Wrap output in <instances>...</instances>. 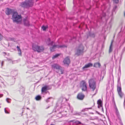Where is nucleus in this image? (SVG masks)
Instances as JSON below:
<instances>
[{
	"instance_id": "42",
	"label": "nucleus",
	"mask_w": 125,
	"mask_h": 125,
	"mask_svg": "<svg viewBox=\"0 0 125 125\" xmlns=\"http://www.w3.org/2000/svg\"><path fill=\"white\" fill-rule=\"evenodd\" d=\"M3 95L2 94H0V98L2 97L3 96Z\"/></svg>"
},
{
	"instance_id": "43",
	"label": "nucleus",
	"mask_w": 125,
	"mask_h": 125,
	"mask_svg": "<svg viewBox=\"0 0 125 125\" xmlns=\"http://www.w3.org/2000/svg\"><path fill=\"white\" fill-rule=\"evenodd\" d=\"M3 62L2 61L1 63V65H2H2H3Z\"/></svg>"
},
{
	"instance_id": "6",
	"label": "nucleus",
	"mask_w": 125,
	"mask_h": 125,
	"mask_svg": "<svg viewBox=\"0 0 125 125\" xmlns=\"http://www.w3.org/2000/svg\"><path fill=\"white\" fill-rule=\"evenodd\" d=\"M52 67L54 69H56L58 70V72L57 71V73H59L60 71V73L61 74L63 73V70L62 67L58 64H54L52 65Z\"/></svg>"
},
{
	"instance_id": "18",
	"label": "nucleus",
	"mask_w": 125,
	"mask_h": 125,
	"mask_svg": "<svg viewBox=\"0 0 125 125\" xmlns=\"http://www.w3.org/2000/svg\"><path fill=\"white\" fill-rule=\"evenodd\" d=\"M94 67L96 68H100L101 67V65L99 62H96L95 63L94 66Z\"/></svg>"
},
{
	"instance_id": "49",
	"label": "nucleus",
	"mask_w": 125,
	"mask_h": 125,
	"mask_svg": "<svg viewBox=\"0 0 125 125\" xmlns=\"http://www.w3.org/2000/svg\"><path fill=\"white\" fill-rule=\"evenodd\" d=\"M49 107H48L47 108V109Z\"/></svg>"
},
{
	"instance_id": "13",
	"label": "nucleus",
	"mask_w": 125,
	"mask_h": 125,
	"mask_svg": "<svg viewBox=\"0 0 125 125\" xmlns=\"http://www.w3.org/2000/svg\"><path fill=\"white\" fill-rule=\"evenodd\" d=\"M20 89L19 91L20 93L22 95L24 94L25 88L22 86H21Z\"/></svg>"
},
{
	"instance_id": "46",
	"label": "nucleus",
	"mask_w": 125,
	"mask_h": 125,
	"mask_svg": "<svg viewBox=\"0 0 125 125\" xmlns=\"http://www.w3.org/2000/svg\"><path fill=\"white\" fill-rule=\"evenodd\" d=\"M3 53H4L5 54H6V53L5 52H3Z\"/></svg>"
},
{
	"instance_id": "8",
	"label": "nucleus",
	"mask_w": 125,
	"mask_h": 125,
	"mask_svg": "<svg viewBox=\"0 0 125 125\" xmlns=\"http://www.w3.org/2000/svg\"><path fill=\"white\" fill-rule=\"evenodd\" d=\"M66 47L67 46L64 45H54L52 47H50V49L51 51L54 52V49L56 48H63L65 47Z\"/></svg>"
},
{
	"instance_id": "36",
	"label": "nucleus",
	"mask_w": 125,
	"mask_h": 125,
	"mask_svg": "<svg viewBox=\"0 0 125 125\" xmlns=\"http://www.w3.org/2000/svg\"><path fill=\"white\" fill-rule=\"evenodd\" d=\"M4 111H5V113H7V114L9 113L7 110H6V108H5L4 109Z\"/></svg>"
},
{
	"instance_id": "26",
	"label": "nucleus",
	"mask_w": 125,
	"mask_h": 125,
	"mask_svg": "<svg viewBox=\"0 0 125 125\" xmlns=\"http://www.w3.org/2000/svg\"><path fill=\"white\" fill-rule=\"evenodd\" d=\"M117 91L118 92H121V86H118V85H117Z\"/></svg>"
},
{
	"instance_id": "39",
	"label": "nucleus",
	"mask_w": 125,
	"mask_h": 125,
	"mask_svg": "<svg viewBox=\"0 0 125 125\" xmlns=\"http://www.w3.org/2000/svg\"><path fill=\"white\" fill-rule=\"evenodd\" d=\"M105 7V6L104 5H103L102 6V10H103V9Z\"/></svg>"
},
{
	"instance_id": "11",
	"label": "nucleus",
	"mask_w": 125,
	"mask_h": 125,
	"mask_svg": "<svg viewBox=\"0 0 125 125\" xmlns=\"http://www.w3.org/2000/svg\"><path fill=\"white\" fill-rule=\"evenodd\" d=\"M84 97V95L82 93L79 94L77 96V98L80 100H82L83 99Z\"/></svg>"
},
{
	"instance_id": "37",
	"label": "nucleus",
	"mask_w": 125,
	"mask_h": 125,
	"mask_svg": "<svg viewBox=\"0 0 125 125\" xmlns=\"http://www.w3.org/2000/svg\"><path fill=\"white\" fill-rule=\"evenodd\" d=\"M13 72L15 73V74L13 75L14 76H16V75H17V72L15 71Z\"/></svg>"
},
{
	"instance_id": "47",
	"label": "nucleus",
	"mask_w": 125,
	"mask_h": 125,
	"mask_svg": "<svg viewBox=\"0 0 125 125\" xmlns=\"http://www.w3.org/2000/svg\"><path fill=\"white\" fill-rule=\"evenodd\" d=\"M50 125H54L53 124H51Z\"/></svg>"
},
{
	"instance_id": "35",
	"label": "nucleus",
	"mask_w": 125,
	"mask_h": 125,
	"mask_svg": "<svg viewBox=\"0 0 125 125\" xmlns=\"http://www.w3.org/2000/svg\"><path fill=\"white\" fill-rule=\"evenodd\" d=\"M114 2H115L116 3H117L118 2V0H113Z\"/></svg>"
},
{
	"instance_id": "45",
	"label": "nucleus",
	"mask_w": 125,
	"mask_h": 125,
	"mask_svg": "<svg viewBox=\"0 0 125 125\" xmlns=\"http://www.w3.org/2000/svg\"><path fill=\"white\" fill-rule=\"evenodd\" d=\"M13 39H11V40L12 41H13Z\"/></svg>"
},
{
	"instance_id": "34",
	"label": "nucleus",
	"mask_w": 125,
	"mask_h": 125,
	"mask_svg": "<svg viewBox=\"0 0 125 125\" xmlns=\"http://www.w3.org/2000/svg\"><path fill=\"white\" fill-rule=\"evenodd\" d=\"M70 109L71 111V112L72 113L73 111V109L72 107H70Z\"/></svg>"
},
{
	"instance_id": "12",
	"label": "nucleus",
	"mask_w": 125,
	"mask_h": 125,
	"mask_svg": "<svg viewBox=\"0 0 125 125\" xmlns=\"http://www.w3.org/2000/svg\"><path fill=\"white\" fill-rule=\"evenodd\" d=\"M93 64L91 63H89L85 65L83 67V69L84 70L85 68H89L92 66Z\"/></svg>"
},
{
	"instance_id": "7",
	"label": "nucleus",
	"mask_w": 125,
	"mask_h": 125,
	"mask_svg": "<svg viewBox=\"0 0 125 125\" xmlns=\"http://www.w3.org/2000/svg\"><path fill=\"white\" fill-rule=\"evenodd\" d=\"M87 84L86 82L83 81L81 82V87L83 91H86L87 90Z\"/></svg>"
},
{
	"instance_id": "23",
	"label": "nucleus",
	"mask_w": 125,
	"mask_h": 125,
	"mask_svg": "<svg viewBox=\"0 0 125 125\" xmlns=\"http://www.w3.org/2000/svg\"><path fill=\"white\" fill-rule=\"evenodd\" d=\"M41 28L43 31H45L47 28H48V26H45L44 25H43Z\"/></svg>"
},
{
	"instance_id": "17",
	"label": "nucleus",
	"mask_w": 125,
	"mask_h": 125,
	"mask_svg": "<svg viewBox=\"0 0 125 125\" xmlns=\"http://www.w3.org/2000/svg\"><path fill=\"white\" fill-rule=\"evenodd\" d=\"M115 109L116 110L115 113H116V115L118 117V118H120V115L119 112L118 110L116 107V106L115 104Z\"/></svg>"
},
{
	"instance_id": "27",
	"label": "nucleus",
	"mask_w": 125,
	"mask_h": 125,
	"mask_svg": "<svg viewBox=\"0 0 125 125\" xmlns=\"http://www.w3.org/2000/svg\"><path fill=\"white\" fill-rule=\"evenodd\" d=\"M105 9L104 10H103V13H102V16L103 17H105L106 16V14L105 13Z\"/></svg>"
},
{
	"instance_id": "9",
	"label": "nucleus",
	"mask_w": 125,
	"mask_h": 125,
	"mask_svg": "<svg viewBox=\"0 0 125 125\" xmlns=\"http://www.w3.org/2000/svg\"><path fill=\"white\" fill-rule=\"evenodd\" d=\"M45 41L46 44L49 46H52L54 43L53 41H51V39L49 38L46 39Z\"/></svg>"
},
{
	"instance_id": "20",
	"label": "nucleus",
	"mask_w": 125,
	"mask_h": 125,
	"mask_svg": "<svg viewBox=\"0 0 125 125\" xmlns=\"http://www.w3.org/2000/svg\"><path fill=\"white\" fill-rule=\"evenodd\" d=\"M97 104H98V107H99V106H102V101L100 99L99 100L97 101Z\"/></svg>"
},
{
	"instance_id": "5",
	"label": "nucleus",
	"mask_w": 125,
	"mask_h": 125,
	"mask_svg": "<svg viewBox=\"0 0 125 125\" xmlns=\"http://www.w3.org/2000/svg\"><path fill=\"white\" fill-rule=\"evenodd\" d=\"M84 47L82 45H80L77 48L75 53V55L79 56L82 54L83 52Z\"/></svg>"
},
{
	"instance_id": "44",
	"label": "nucleus",
	"mask_w": 125,
	"mask_h": 125,
	"mask_svg": "<svg viewBox=\"0 0 125 125\" xmlns=\"http://www.w3.org/2000/svg\"><path fill=\"white\" fill-rule=\"evenodd\" d=\"M1 104L0 103V108L1 107Z\"/></svg>"
},
{
	"instance_id": "22",
	"label": "nucleus",
	"mask_w": 125,
	"mask_h": 125,
	"mask_svg": "<svg viewBox=\"0 0 125 125\" xmlns=\"http://www.w3.org/2000/svg\"><path fill=\"white\" fill-rule=\"evenodd\" d=\"M74 120H72L70 121H69V122H74V123L75 124H76V125H78L79 124H81V123L78 121H77L75 122H74Z\"/></svg>"
},
{
	"instance_id": "38",
	"label": "nucleus",
	"mask_w": 125,
	"mask_h": 125,
	"mask_svg": "<svg viewBox=\"0 0 125 125\" xmlns=\"http://www.w3.org/2000/svg\"><path fill=\"white\" fill-rule=\"evenodd\" d=\"M117 7V6H115V7H114V8L113 9V10L115 11V9Z\"/></svg>"
},
{
	"instance_id": "10",
	"label": "nucleus",
	"mask_w": 125,
	"mask_h": 125,
	"mask_svg": "<svg viewBox=\"0 0 125 125\" xmlns=\"http://www.w3.org/2000/svg\"><path fill=\"white\" fill-rule=\"evenodd\" d=\"M63 62L65 65H68L70 62V60L68 57L65 58L63 61Z\"/></svg>"
},
{
	"instance_id": "15",
	"label": "nucleus",
	"mask_w": 125,
	"mask_h": 125,
	"mask_svg": "<svg viewBox=\"0 0 125 125\" xmlns=\"http://www.w3.org/2000/svg\"><path fill=\"white\" fill-rule=\"evenodd\" d=\"M5 12L6 14L9 15L12 12V10L11 9L7 8Z\"/></svg>"
},
{
	"instance_id": "2",
	"label": "nucleus",
	"mask_w": 125,
	"mask_h": 125,
	"mask_svg": "<svg viewBox=\"0 0 125 125\" xmlns=\"http://www.w3.org/2000/svg\"><path fill=\"white\" fill-rule=\"evenodd\" d=\"M33 2L32 0H25V1L21 3L20 5L21 7L28 8L33 5Z\"/></svg>"
},
{
	"instance_id": "28",
	"label": "nucleus",
	"mask_w": 125,
	"mask_h": 125,
	"mask_svg": "<svg viewBox=\"0 0 125 125\" xmlns=\"http://www.w3.org/2000/svg\"><path fill=\"white\" fill-rule=\"evenodd\" d=\"M91 108H85L84 109H83L82 111H81L82 112H84L85 111H87L88 110V109H91Z\"/></svg>"
},
{
	"instance_id": "30",
	"label": "nucleus",
	"mask_w": 125,
	"mask_h": 125,
	"mask_svg": "<svg viewBox=\"0 0 125 125\" xmlns=\"http://www.w3.org/2000/svg\"><path fill=\"white\" fill-rule=\"evenodd\" d=\"M59 55V54H57L55 55H54L53 57L52 58V59H53L54 58L57 57Z\"/></svg>"
},
{
	"instance_id": "21",
	"label": "nucleus",
	"mask_w": 125,
	"mask_h": 125,
	"mask_svg": "<svg viewBox=\"0 0 125 125\" xmlns=\"http://www.w3.org/2000/svg\"><path fill=\"white\" fill-rule=\"evenodd\" d=\"M17 48L18 51L19 52L18 54L19 55L21 56V50L20 49V47L18 46H17Z\"/></svg>"
},
{
	"instance_id": "1",
	"label": "nucleus",
	"mask_w": 125,
	"mask_h": 125,
	"mask_svg": "<svg viewBox=\"0 0 125 125\" xmlns=\"http://www.w3.org/2000/svg\"><path fill=\"white\" fill-rule=\"evenodd\" d=\"M12 19L14 22H16L17 23H21V16L18 15L17 12H14L13 13Z\"/></svg>"
},
{
	"instance_id": "48",
	"label": "nucleus",
	"mask_w": 125,
	"mask_h": 125,
	"mask_svg": "<svg viewBox=\"0 0 125 125\" xmlns=\"http://www.w3.org/2000/svg\"><path fill=\"white\" fill-rule=\"evenodd\" d=\"M125 100H124V104H125Z\"/></svg>"
},
{
	"instance_id": "33",
	"label": "nucleus",
	"mask_w": 125,
	"mask_h": 125,
	"mask_svg": "<svg viewBox=\"0 0 125 125\" xmlns=\"http://www.w3.org/2000/svg\"><path fill=\"white\" fill-rule=\"evenodd\" d=\"M125 51V47L123 49L122 51V52L121 53V55L123 54V53Z\"/></svg>"
},
{
	"instance_id": "31",
	"label": "nucleus",
	"mask_w": 125,
	"mask_h": 125,
	"mask_svg": "<svg viewBox=\"0 0 125 125\" xmlns=\"http://www.w3.org/2000/svg\"><path fill=\"white\" fill-rule=\"evenodd\" d=\"M52 98V97H50L48 98V99H46V102L48 103V102H49L50 101L49 100V99Z\"/></svg>"
},
{
	"instance_id": "24",
	"label": "nucleus",
	"mask_w": 125,
	"mask_h": 125,
	"mask_svg": "<svg viewBox=\"0 0 125 125\" xmlns=\"http://www.w3.org/2000/svg\"><path fill=\"white\" fill-rule=\"evenodd\" d=\"M41 98V97L40 96L38 95L37 96L35 97V99L36 100H40Z\"/></svg>"
},
{
	"instance_id": "16",
	"label": "nucleus",
	"mask_w": 125,
	"mask_h": 125,
	"mask_svg": "<svg viewBox=\"0 0 125 125\" xmlns=\"http://www.w3.org/2000/svg\"><path fill=\"white\" fill-rule=\"evenodd\" d=\"M48 86H45L42 87V92L43 93L48 90Z\"/></svg>"
},
{
	"instance_id": "4",
	"label": "nucleus",
	"mask_w": 125,
	"mask_h": 125,
	"mask_svg": "<svg viewBox=\"0 0 125 125\" xmlns=\"http://www.w3.org/2000/svg\"><path fill=\"white\" fill-rule=\"evenodd\" d=\"M32 48L34 51H37L38 52L43 51L44 49V47L43 46H39L37 45L34 44L32 45Z\"/></svg>"
},
{
	"instance_id": "29",
	"label": "nucleus",
	"mask_w": 125,
	"mask_h": 125,
	"mask_svg": "<svg viewBox=\"0 0 125 125\" xmlns=\"http://www.w3.org/2000/svg\"><path fill=\"white\" fill-rule=\"evenodd\" d=\"M11 100V99L9 98H7L6 99V101L8 103H10Z\"/></svg>"
},
{
	"instance_id": "25",
	"label": "nucleus",
	"mask_w": 125,
	"mask_h": 125,
	"mask_svg": "<svg viewBox=\"0 0 125 125\" xmlns=\"http://www.w3.org/2000/svg\"><path fill=\"white\" fill-rule=\"evenodd\" d=\"M118 94L121 98H122L124 95V94L122 93V92H118Z\"/></svg>"
},
{
	"instance_id": "41",
	"label": "nucleus",
	"mask_w": 125,
	"mask_h": 125,
	"mask_svg": "<svg viewBox=\"0 0 125 125\" xmlns=\"http://www.w3.org/2000/svg\"><path fill=\"white\" fill-rule=\"evenodd\" d=\"M78 113L77 112H76L74 114H73L74 115H78Z\"/></svg>"
},
{
	"instance_id": "3",
	"label": "nucleus",
	"mask_w": 125,
	"mask_h": 125,
	"mask_svg": "<svg viewBox=\"0 0 125 125\" xmlns=\"http://www.w3.org/2000/svg\"><path fill=\"white\" fill-rule=\"evenodd\" d=\"M88 82L89 87L94 91L96 87V82L95 80L94 79L91 78L89 80Z\"/></svg>"
},
{
	"instance_id": "14",
	"label": "nucleus",
	"mask_w": 125,
	"mask_h": 125,
	"mask_svg": "<svg viewBox=\"0 0 125 125\" xmlns=\"http://www.w3.org/2000/svg\"><path fill=\"white\" fill-rule=\"evenodd\" d=\"M24 24L26 26H29L30 24L29 22L27 19H24L23 20Z\"/></svg>"
},
{
	"instance_id": "32",
	"label": "nucleus",
	"mask_w": 125,
	"mask_h": 125,
	"mask_svg": "<svg viewBox=\"0 0 125 125\" xmlns=\"http://www.w3.org/2000/svg\"><path fill=\"white\" fill-rule=\"evenodd\" d=\"M3 36L0 33V41H1L3 39Z\"/></svg>"
},
{
	"instance_id": "19",
	"label": "nucleus",
	"mask_w": 125,
	"mask_h": 125,
	"mask_svg": "<svg viewBox=\"0 0 125 125\" xmlns=\"http://www.w3.org/2000/svg\"><path fill=\"white\" fill-rule=\"evenodd\" d=\"M113 42H112L111 43L110 46L109 48V53H111L113 50V48L112 47Z\"/></svg>"
},
{
	"instance_id": "40",
	"label": "nucleus",
	"mask_w": 125,
	"mask_h": 125,
	"mask_svg": "<svg viewBox=\"0 0 125 125\" xmlns=\"http://www.w3.org/2000/svg\"><path fill=\"white\" fill-rule=\"evenodd\" d=\"M61 114V112L60 113L58 114V116L60 117L61 116L60 115Z\"/></svg>"
}]
</instances>
